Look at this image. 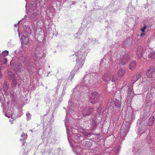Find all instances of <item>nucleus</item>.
<instances>
[{"label": "nucleus", "mask_w": 155, "mask_h": 155, "mask_svg": "<svg viewBox=\"0 0 155 155\" xmlns=\"http://www.w3.org/2000/svg\"><path fill=\"white\" fill-rule=\"evenodd\" d=\"M136 66V63L135 61H133L130 62L129 65V69L131 70L135 69Z\"/></svg>", "instance_id": "6e6552de"}, {"label": "nucleus", "mask_w": 155, "mask_h": 155, "mask_svg": "<svg viewBox=\"0 0 155 155\" xmlns=\"http://www.w3.org/2000/svg\"><path fill=\"white\" fill-rule=\"evenodd\" d=\"M34 5V7H37V3L36 4V3H35V5Z\"/></svg>", "instance_id": "5701e85b"}, {"label": "nucleus", "mask_w": 155, "mask_h": 155, "mask_svg": "<svg viewBox=\"0 0 155 155\" xmlns=\"http://www.w3.org/2000/svg\"><path fill=\"white\" fill-rule=\"evenodd\" d=\"M9 78L11 80L15 79V74L13 73H11L9 76Z\"/></svg>", "instance_id": "f3484780"}, {"label": "nucleus", "mask_w": 155, "mask_h": 155, "mask_svg": "<svg viewBox=\"0 0 155 155\" xmlns=\"http://www.w3.org/2000/svg\"><path fill=\"white\" fill-rule=\"evenodd\" d=\"M118 79V78L117 77V75L116 74H114L112 78V81L113 82H115Z\"/></svg>", "instance_id": "4468645a"}, {"label": "nucleus", "mask_w": 155, "mask_h": 155, "mask_svg": "<svg viewBox=\"0 0 155 155\" xmlns=\"http://www.w3.org/2000/svg\"><path fill=\"white\" fill-rule=\"evenodd\" d=\"M42 1V0H37V2H40L41 1Z\"/></svg>", "instance_id": "4be33fe9"}, {"label": "nucleus", "mask_w": 155, "mask_h": 155, "mask_svg": "<svg viewBox=\"0 0 155 155\" xmlns=\"http://www.w3.org/2000/svg\"><path fill=\"white\" fill-rule=\"evenodd\" d=\"M21 39L22 40L21 43L22 46H24L25 45H26L29 42V38L27 36L23 35L21 36Z\"/></svg>", "instance_id": "20e7f679"}, {"label": "nucleus", "mask_w": 155, "mask_h": 155, "mask_svg": "<svg viewBox=\"0 0 155 155\" xmlns=\"http://www.w3.org/2000/svg\"><path fill=\"white\" fill-rule=\"evenodd\" d=\"M3 62L4 64H5L7 63V59L6 58H4L3 59Z\"/></svg>", "instance_id": "aec40b11"}, {"label": "nucleus", "mask_w": 155, "mask_h": 155, "mask_svg": "<svg viewBox=\"0 0 155 155\" xmlns=\"http://www.w3.org/2000/svg\"><path fill=\"white\" fill-rule=\"evenodd\" d=\"M121 102L120 101L117 99L114 102V105L117 108H120L121 106Z\"/></svg>", "instance_id": "f8f14e48"}, {"label": "nucleus", "mask_w": 155, "mask_h": 155, "mask_svg": "<svg viewBox=\"0 0 155 155\" xmlns=\"http://www.w3.org/2000/svg\"><path fill=\"white\" fill-rule=\"evenodd\" d=\"M12 80V85L13 86L15 87L17 84V80L16 79H13Z\"/></svg>", "instance_id": "2eb2a0df"}, {"label": "nucleus", "mask_w": 155, "mask_h": 155, "mask_svg": "<svg viewBox=\"0 0 155 155\" xmlns=\"http://www.w3.org/2000/svg\"><path fill=\"white\" fill-rule=\"evenodd\" d=\"M20 140L22 141V145H25V143H26L25 140V139H21Z\"/></svg>", "instance_id": "6ab92c4d"}, {"label": "nucleus", "mask_w": 155, "mask_h": 155, "mask_svg": "<svg viewBox=\"0 0 155 155\" xmlns=\"http://www.w3.org/2000/svg\"><path fill=\"white\" fill-rule=\"evenodd\" d=\"M130 60L129 57L127 55H121L120 59L119 60V64L124 65L128 62Z\"/></svg>", "instance_id": "f03ea898"}, {"label": "nucleus", "mask_w": 155, "mask_h": 155, "mask_svg": "<svg viewBox=\"0 0 155 155\" xmlns=\"http://www.w3.org/2000/svg\"><path fill=\"white\" fill-rule=\"evenodd\" d=\"M154 120L155 118L154 117H150L148 121V125L149 126H152L153 124Z\"/></svg>", "instance_id": "9b49d317"}, {"label": "nucleus", "mask_w": 155, "mask_h": 155, "mask_svg": "<svg viewBox=\"0 0 155 155\" xmlns=\"http://www.w3.org/2000/svg\"><path fill=\"white\" fill-rule=\"evenodd\" d=\"M143 48L142 47H139L137 51V55L139 59H140L142 56Z\"/></svg>", "instance_id": "423d86ee"}, {"label": "nucleus", "mask_w": 155, "mask_h": 155, "mask_svg": "<svg viewBox=\"0 0 155 155\" xmlns=\"http://www.w3.org/2000/svg\"><path fill=\"white\" fill-rule=\"evenodd\" d=\"M145 35V34L144 33H142V34H141L140 35V36H142L143 35Z\"/></svg>", "instance_id": "412c9836"}, {"label": "nucleus", "mask_w": 155, "mask_h": 155, "mask_svg": "<svg viewBox=\"0 0 155 155\" xmlns=\"http://www.w3.org/2000/svg\"><path fill=\"white\" fill-rule=\"evenodd\" d=\"M154 74V68L153 67H150L147 71L146 74L149 78H151Z\"/></svg>", "instance_id": "7ed1b4c3"}, {"label": "nucleus", "mask_w": 155, "mask_h": 155, "mask_svg": "<svg viewBox=\"0 0 155 155\" xmlns=\"http://www.w3.org/2000/svg\"><path fill=\"white\" fill-rule=\"evenodd\" d=\"M126 69L125 68H121L117 72V75L119 77H121L125 73Z\"/></svg>", "instance_id": "0eeeda50"}, {"label": "nucleus", "mask_w": 155, "mask_h": 155, "mask_svg": "<svg viewBox=\"0 0 155 155\" xmlns=\"http://www.w3.org/2000/svg\"><path fill=\"white\" fill-rule=\"evenodd\" d=\"M147 27V26L146 25H145L141 29V31L142 32H144L146 29Z\"/></svg>", "instance_id": "a211bd4d"}, {"label": "nucleus", "mask_w": 155, "mask_h": 155, "mask_svg": "<svg viewBox=\"0 0 155 155\" xmlns=\"http://www.w3.org/2000/svg\"><path fill=\"white\" fill-rule=\"evenodd\" d=\"M93 111V109L91 108L85 109L83 110L82 113L84 115H87L91 113Z\"/></svg>", "instance_id": "39448f33"}, {"label": "nucleus", "mask_w": 155, "mask_h": 155, "mask_svg": "<svg viewBox=\"0 0 155 155\" xmlns=\"http://www.w3.org/2000/svg\"><path fill=\"white\" fill-rule=\"evenodd\" d=\"M8 54V51L6 50L3 51L2 53V55H3L4 57H5L7 56Z\"/></svg>", "instance_id": "dca6fc26"}, {"label": "nucleus", "mask_w": 155, "mask_h": 155, "mask_svg": "<svg viewBox=\"0 0 155 155\" xmlns=\"http://www.w3.org/2000/svg\"><path fill=\"white\" fill-rule=\"evenodd\" d=\"M99 96V94L97 92H94L92 93L89 99L90 102L93 104L97 103L98 101Z\"/></svg>", "instance_id": "f257e3e1"}, {"label": "nucleus", "mask_w": 155, "mask_h": 155, "mask_svg": "<svg viewBox=\"0 0 155 155\" xmlns=\"http://www.w3.org/2000/svg\"><path fill=\"white\" fill-rule=\"evenodd\" d=\"M148 58L151 59L155 58V52L153 51L149 54L148 55Z\"/></svg>", "instance_id": "ddd939ff"}, {"label": "nucleus", "mask_w": 155, "mask_h": 155, "mask_svg": "<svg viewBox=\"0 0 155 155\" xmlns=\"http://www.w3.org/2000/svg\"><path fill=\"white\" fill-rule=\"evenodd\" d=\"M111 76L109 74H105L102 77V79L105 82L108 81L110 80Z\"/></svg>", "instance_id": "1a4fd4ad"}, {"label": "nucleus", "mask_w": 155, "mask_h": 155, "mask_svg": "<svg viewBox=\"0 0 155 155\" xmlns=\"http://www.w3.org/2000/svg\"><path fill=\"white\" fill-rule=\"evenodd\" d=\"M141 77L140 74H138L134 75L132 78V80L133 83H134L137 81L139 78Z\"/></svg>", "instance_id": "9d476101"}, {"label": "nucleus", "mask_w": 155, "mask_h": 155, "mask_svg": "<svg viewBox=\"0 0 155 155\" xmlns=\"http://www.w3.org/2000/svg\"><path fill=\"white\" fill-rule=\"evenodd\" d=\"M5 116H6V117H8V118H10V117H8V116H7V114H5Z\"/></svg>", "instance_id": "b1692460"}]
</instances>
